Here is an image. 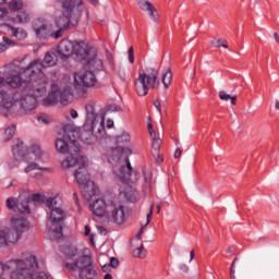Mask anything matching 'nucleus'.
Segmentation results:
<instances>
[{"instance_id":"nucleus-5","label":"nucleus","mask_w":279,"mask_h":279,"mask_svg":"<svg viewBox=\"0 0 279 279\" xmlns=\"http://www.w3.org/2000/svg\"><path fill=\"white\" fill-rule=\"evenodd\" d=\"M48 219L51 223L48 229V239L50 241H60L62 239V221L66 217V213L62 209V198L60 196L49 197L46 201Z\"/></svg>"},{"instance_id":"nucleus-26","label":"nucleus","mask_w":279,"mask_h":279,"mask_svg":"<svg viewBox=\"0 0 279 279\" xmlns=\"http://www.w3.org/2000/svg\"><path fill=\"white\" fill-rule=\"evenodd\" d=\"M85 60L87 62V69H90V71L104 70V61L101 59H97V52L93 51L92 57L89 54Z\"/></svg>"},{"instance_id":"nucleus-52","label":"nucleus","mask_w":279,"mask_h":279,"mask_svg":"<svg viewBox=\"0 0 279 279\" xmlns=\"http://www.w3.org/2000/svg\"><path fill=\"white\" fill-rule=\"evenodd\" d=\"M211 45H213V47H221V45H223V40H221V39H213L211 40Z\"/></svg>"},{"instance_id":"nucleus-27","label":"nucleus","mask_w":279,"mask_h":279,"mask_svg":"<svg viewBox=\"0 0 279 279\" xmlns=\"http://www.w3.org/2000/svg\"><path fill=\"white\" fill-rule=\"evenodd\" d=\"M151 191H154V178L151 175V171H144V183H143V192L145 195H150Z\"/></svg>"},{"instance_id":"nucleus-16","label":"nucleus","mask_w":279,"mask_h":279,"mask_svg":"<svg viewBox=\"0 0 279 279\" xmlns=\"http://www.w3.org/2000/svg\"><path fill=\"white\" fill-rule=\"evenodd\" d=\"M107 217L118 226L125 223V207L119 203L110 202L107 207Z\"/></svg>"},{"instance_id":"nucleus-63","label":"nucleus","mask_w":279,"mask_h":279,"mask_svg":"<svg viewBox=\"0 0 279 279\" xmlns=\"http://www.w3.org/2000/svg\"><path fill=\"white\" fill-rule=\"evenodd\" d=\"M148 132H149L150 138H153V141H156V131L150 130V131H148Z\"/></svg>"},{"instance_id":"nucleus-36","label":"nucleus","mask_w":279,"mask_h":279,"mask_svg":"<svg viewBox=\"0 0 279 279\" xmlns=\"http://www.w3.org/2000/svg\"><path fill=\"white\" fill-rule=\"evenodd\" d=\"M16 133V124H11L4 130L5 141H10Z\"/></svg>"},{"instance_id":"nucleus-32","label":"nucleus","mask_w":279,"mask_h":279,"mask_svg":"<svg viewBox=\"0 0 279 279\" xmlns=\"http://www.w3.org/2000/svg\"><path fill=\"white\" fill-rule=\"evenodd\" d=\"M171 80H173V73L171 72V69L162 72V84L165 88H169V86H171Z\"/></svg>"},{"instance_id":"nucleus-30","label":"nucleus","mask_w":279,"mask_h":279,"mask_svg":"<svg viewBox=\"0 0 279 279\" xmlns=\"http://www.w3.org/2000/svg\"><path fill=\"white\" fill-rule=\"evenodd\" d=\"M108 156H110V159L113 161L121 160V154H123V148L121 147H116V148H110L107 151Z\"/></svg>"},{"instance_id":"nucleus-24","label":"nucleus","mask_w":279,"mask_h":279,"mask_svg":"<svg viewBox=\"0 0 279 279\" xmlns=\"http://www.w3.org/2000/svg\"><path fill=\"white\" fill-rule=\"evenodd\" d=\"M58 101H60L58 97V85L52 84L51 90L49 92L48 96L43 98L41 105L45 106V108H51V106H56Z\"/></svg>"},{"instance_id":"nucleus-57","label":"nucleus","mask_w":279,"mask_h":279,"mask_svg":"<svg viewBox=\"0 0 279 279\" xmlns=\"http://www.w3.org/2000/svg\"><path fill=\"white\" fill-rule=\"evenodd\" d=\"M8 16V9L0 8V19Z\"/></svg>"},{"instance_id":"nucleus-3","label":"nucleus","mask_w":279,"mask_h":279,"mask_svg":"<svg viewBox=\"0 0 279 279\" xmlns=\"http://www.w3.org/2000/svg\"><path fill=\"white\" fill-rule=\"evenodd\" d=\"M62 16L56 21L58 29H71V27H77L82 16H85L87 21L90 20V13L88 7L84 4V0H66L61 3Z\"/></svg>"},{"instance_id":"nucleus-46","label":"nucleus","mask_w":279,"mask_h":279,"mask_svg":"<svg viewBox=\"0 0 279 279\" xmlns=\"http://www.w3.org/2000/svg\"><path fill=\"white\" fill-rule=\"evenodd\" d=\"M148 16L151 19V21L156 22L159 19L158 10H156L154 7L148 11Z\"/></svg>"},{"instance_id":"nucleus-55","label":"nucleus","mask_w":279,"mask_h":279,"mask_svg":"<svg viewBox=\"0 0 279 279\" xmlns=\"http://www.w3.org/2000/svg\"><path fill=\"white\" fill-rule=\"evenodd\" d=\"M236 263V258L233 260L231 265V271H230V278L231 279H236V276H234V264Z\"/></svg>"},{"instance_id":"nucleus-49","label":"nucleus","mask_w":279,"mask_h":279,"mask_svg":"<svg viewBox=\"0 0 279 279\" xmlns=\"http://www.w3.org/2000/svg\"><path fill=\"white\" fill-rule=\"evenodd\" d=\"M109 267H111L112 269H117L119 267V259L111 257L110 258V263H109Z\"/></svg>"},{"instance_id":"nucleus-47","label":"nucleus","mask_w":279,"mask_h":279,"mask_svg":"<svg viewBox=\"0 0 279 279\" xmlns=\"http://www.w3.org/2000/svg\"><path fill=\"white\" fill-rule=\"evenodd\" d=\"M19 162H21V160H16V158L13 157V159L8 160L7 165L9 169H15V167H19Z\"/></svg>"},{"instance_id":"nucleus-54","label":"nucleus","mask_w":279,"mask_h":279,"mask_svg":"<svg viewBox=\"0 0 279 279\" xmlns=\"http://www.w3.org/2000/svg\"><path fill=\"white\" fill-rule=\"evenodd\" d=\"M154 106L158 110L159 114L162 112V107L160 106V100L155 99L154 100Z\"/></svg>"},{"instance_id":"nucleus-64","label":"nucleus","mask_w":279,"mask_h":279,"mask_svg":"<svg viewBox=\"0 0 279 279\" xmlns=\"http://www.w3.org/2000/svg\"><path fill=\"white\" fill-rule=\"evenodd\" d=\"M104 279H112V275L107 274V275H105Z\"/></svg>"},{"instance_id":"nucleus-10","label":"nucleus","mask_w":279,"mask_h":279,"mask_svg":"<svg viewBox=\"0 0 279 279\" xmlns=\"http://www.w3.org/2000/svg\"><path fill=\"white\" fill-rule=\"evenodd\" d=\"M149 88H160L158 72L150 70L148 72L140 71L138 77L135 81V90L140 97H145L149 93Z\"/></svg>"},{"instance_id":"nucleus-23","label":"nucleus","mask_w":279,"mask_h":279,"mask_svg":"<svg viewBox=\"0 0 279 279\" xmlns=\"http://www.w3.org/2000/svg\"><path fill=\"white\" fill-rule=\"evenodd\" d=\"M58 53L61 60H66L73 56V41L69 39H62L58 45Z\"/></svg>"},{"instance_id":"nucleus-11","label":"nucleus","mask_w":279,"mask_h":279,"mask_svg":"<svg viewBox=\"0 0 279 279\" xmlns=\"http://www.w3.org/2000/svg\"><path fill=\"white\" fill-rule=\"evenodd\" d=\"M73 86L77 95H84L86 88H93L97 84V76L93 71H78L73 73Z\"/></svg>"},{"instance_id":"nucleus-35","label":"nucleus","mask_w":279,"mask_h":279,"mask_svg":"<svg viewBox=\"0 0 279 279\" xmlns=\"http://www.w3.org/2000/svg\"><path fill=\"white\" fill-rule=\"evenodd\" d=\"M37 123L41 125H49V123H51V117L47 113H39L37 116Z\"/></svg>"},{"instance_id":"nucleus-56","label":"nucleus","mask_w":279,"mask_h":279,"mask_svg":"<svg viewBox=\"0 0 279 279\" xmlns=\"http://www.w3.org/2000/svg\"><path fill=\"white\" fill-rule=\"evenodd\" d=\"M124 195L129 199V202H131L132 204L136 202V197L134 195H131V197H130V193H124Z\"/></svg>"},{"instance_id":"nucleus-6","label":"nucleus","mask_w":279,"mask_h":279,"mask_svg":"<svg viewBox=\"0 0 279 279\" xmlns=\"http://www.w3.org/2000/svg\"><path fill=\"white\" fill-rule=\"evenodd\" d=\"M56 64H58V54L53 51H48L44 59H35L31 61L28 66L23 69V73L31 77V81L47 86V76L45 75V72H43V69H51V66H56Z\"/></svg>"},{"instance_id":"nucleus-1","label":"nucleus","mask_w":279,"mask_h":279,"mask_svg":"<svg viewBox=\"0 0 279 279\" xmlns=\"http://www.w3.org/2000/svg\"><path fill=\"white\" fill-rule=\"evenodd\" d=\"M27 88H31L32 93H21L10 89V94L13 96L11 106L5 113H0L1 117L7 119H19L20 117H32L36 114L38 108V97L47 95V85L38 82H33L31 77L26 81Z\"/></svg>"},{"instance_id":"nucleus-60","label":"nucleus","mask_w":279,"mask_h":279,"mask_svg":"<svg viewBox=\"0 0 279 279\" xmlns=\"http://www.w3.org/2000/svg\"><path fill=\"white\" fill-rule=\"evenodd\" d=\"M180 156H182V149L177 148L174 151V158H180Z\"/></svg>"},{"instance_id":"nucleus-59","label":"nucleus","mask_w":279,"mask_h":279,"mask_svg":"<svg viewBox=\"0 0 279 279\" xmlns=\"http://www.w3.org/2000/svg\"><path fill=\"white\" fill-rule=\"evenodd\" d=\"M227 254H228L229 256L234 255V246H229L228 250H227Z\"/></svg>"},{"instance_id":"nucleus-13","label":"nucleus","mask_w":279,"mask_h":279,"mask_svg":"<svg viewBox=\"0 0 279 279\" xmlns=\"http://www.w3.org/2000/svg\"><path fill=\"white\" fill-rule=\"evenodd\" d=\"M125 165L117 163L113 167V173L122 184H134L141 178V174L132 168V163L130 162V158H125Z\"/></svg>"},{"instance_id":"nucleus-45","label":"nucleus","mask_w":279,"mask_h":279,"mask_svg":"<svg viewBox=\"0 0 279 279\" xmlns=\"http://www.w3.org/2000/svg\"><path fill=\"white\" fill-rule=\"evenodd\" d=\"M84 234L85 236H89L90 243L95 245V234H90V227L88 225L85 226Z\"/></svg>"},{"instance_id":"nucleus-21","label":"nucleus","mask_w":279,"mask_h":279,"mask_svg":"<svg viewBox=\"0 0 279 279\" xmlns=\"http://www.w3.org/2000/svg\"><path fill=\"white\" fill-rule=\"evenodd\" d=\"M57 94L62 106H69L73 101V88L71 85H64L63 87L57 85Z\"/></svg>"},{"instance_id":"nucleus-19","label":"nucleus","mask_w":279,"mask_h":279,"mask_svg":"<svg viewBox=\"0 0 279 279\" xmlns=\"http://www.w3.org/2000/svg\"><path fill=\"white\" fill-rule=\"evenodd\" d=\"M108 206H110V202L106 203L104 198H99L89 204V210H92L95 217L101 218L105 215L108 216Z\"/></svg>"},{"instance_id":"nucleus-28","label":"nucleus","mask_w":279,"mask_h":279,"mask_svg":"<svg viewBox=\"0 0 279 279\" xmlns=\"http://www.w3.org/2000/svg\"><path fill=\"white\" fill-rule=\"evenodd\" d=\"M32 160H35V162H45L43 159V149H40V146L33 144L29 149Z\"/></svg>"},{"instance_id":"nucleus-8","label":"nucleus","mask_w":279,"mask_h":279,"mask_svg":"<svg viewBox=\"0 0 279 279\" xmlns=\"http://www.w3.org/2000/svg\"><path fill=\"white\" fill-rule=\"evenodd\" d=\"M35 267V264H25L23 257L10 259L4 264L0 262V278H5L9 275L10 279H27L32 276Z\"/></svg>"},{"instance_id":"nucleus-38","label":"nucleus","mask_w":279,"mask_h":279,"mask_svg":"<svg viewBox=\"0 0 279 279\" xmlns=\"http://www.w3.org/2000/svg\"><path fill=\"white\" fill-rule=\"evenodd\" d=\"M151 215H154V205L150 206V210L146 216V223L144 226H142V228L140 229L137 236L141 238V234H143V230H145V228H147L148 223L151 222Z\"/></svg>"},{"instance_id":"nucleus-15","label":"nucleus","mask_w":279,"mask_h":279,"mask_svg":"<svg viewBox=\"0 0 279 279\" xmlns=\"http://www.w3.org/2000/svg\"><path fill=\"white\" fill-rule=\"evenodd\" d=\"M71 134L73 133H65L63 138H58L56 141V149L60 154H80V146H77V141L75 138H71Z\"/></svg>"},{"instance_id":"nucleus-33","label":"nucleus","mask_w":279,"mask_h":279,"mask_svg":"<svg viewBox=\"0 0 279 279\" xmlns=\"http://www.w3.org/2000/svg\"><path fill=\"white\" fill-rule=\"evenodd\" d=\"M8 5L11 12H19V10H23V0H11Z\"/></svg>"},{"instance_id":"nucleus-20","label":"nucleus","mask_w":279,"mask_h":279,"mask_svg":"<svg viewBox=\"0 0 279 279\" xmlns=\"http://www.w3.org/2000/svg\"><path fill=\"white\" fill-rule=\"evenodd\" d=\"M53 24L41 23L34 26V32L39 40H49L51 38V32H53Z\"/></svg>"},{"instance_id":"nucleus-9","label":"nucleus","mask_w":279,"mask_h":279,"mask_svg":"<svg viewBox=\"0 0 279 279\" xmlns=\"http://www.w3.org/2000/svg\"><path fill=\"white\" fill-rule=\"evenodd\" d=\"M11 228L0 229V247L8 246L9 243H16L23 232L29 230V221L23 217H13Z\"/></svg>"},{"instance_id":"nucleus-31","label":"nucleus","mask_w":279,"mask_h":279,"mask_svg":"<svg viewBox=\"0 0 279 279\" xmlns=\"http://www.w3.org/2000/svg\"><path fill=\"white\" fill-rule=\"evenodd\" d=\"M13 22L19 23L20 25H26V23H29V14L22 11L17 13L13 19Z\"/></svg>"},{"instance_id":"nucleus-41","label":"nucleus","mask_w":279,"mask_h":279,"mask_svg":"<svg viewBox=\"0 0 279 279\" xmlns=\"http://www.w3.org/2000/svg\"><path fill=\"white\" fill-rule=\"evenodd\" d=\"M133 254L135 258H145V256H147V253L145 252V246H143V244L140 247L135 248Z\"/></svg>"},{"instance_id":"nucleus-7","label":"nucleus","mask_w":279,"mask_h":279,"mask_svg":"<svg viewBox=\"0 0 279 279\" xmlns=\"http://www.w3.org/2000/svg\"><path fill=\"white\" fill-rule=\"evenodd\" d=\"M85 110L84 131L93 133L96 138H106V114L98 112L96 105L93 102L87 104Z\"/></svg>"},{"instance_id":"nucleus-39","label":"nucleus","mask_w":279,"mask_h":279,"mask_svg":"<svg viewBox=\"0 0 279 279\" xmlns=\"http://www.w3.org/2000/svg\"><path fill=\"white\" fill-rule=\"evenodd\" d=\"M137 5L140 7L141 10H143V12H148L154 8V4H151V2L147 0H140L137 2Z\"/></svg>"},{"instance_id":"nucleus-53","label":"nucleus","mask_w":279,"mask_h":279,"mask_svg":"<svg viewBox=\"0 0 279 279\" xmlns=\"http://www.w3.org/2000/svg\"><path fill=\"white\" fill-rule=\"evenodd\" d=\"M179 269L182 274H189V266L186 264L179 265Z\"/></svg>"},{"instance_id":"nucleus-34","label":"nucleus","mask_w":279,"mask_h":279,"mask_svg":"<svg viewBox=\"0 0 279 279\" xmlns=\"http://www.w3.org/2000/svg\"><path fill=\"white\" fill-rule=\"evenodd\" d=\"M219 97L222 101H231L232 106L236 105V96H231L230 94H227L226 92H220Z\"/></svg>"},{"instance_id":"nucleus-40","label":"nucleus","mask_w":279,"mask_h":279,"mask_svg":"<svg viewBox=\"0 0 279 279\" xmlns=\"http://www.w3.org/2000/svg\"><path fill=\"white\" fill-rule=\"evenodd\" d=\"M31 202H34V204H43L45 202L47 203V198L40 193H35L31 196Z\"/></svg>"},{"instance_id":"nucleus-25","label":"nucleus","mask_w":279,"mask_h":279,"mask_svg":"<svg viewBox=\"0 0 279 279\" xmlns=\"http://www.w3.org/2000/svg\"><path fill=\"white\" fill-rule=\"evenodd\" d=\"M12 154L15 160H23V158H25V154H27V146L23 141L17 140L12 146Z\"/></svg>"},{"instance_id":"nucleus-48","label":"nucleus","mask_w":279,"mask_h":279,"mask_svg":"<svg viewBox=\"0 0 279 279\" xmlns=\"http://www.w3.org/2000/svg\"><path fill=\"white\" fill-rule=\"evenodd\" d=\"M153 154L154 156H156V154H158V149H160V140H153Z\"/></svg>"},{"instance_id":"nucleus-58","label":"nucleus","mask_w":279,"mask_h":279,"mask_svg":"<svg viewBox=\"0 0 279 279\" xmlns=\"http://www.w3.org/2000/svg\"><path fill=\"white\" fill-rule=\"evenodd\" d=\"M70 117H72L73 119H77L78 117V113L75 109H71L70 110Z\"/></svg>"},{"instance_id":"nucleus-43","label":"nucleus","mask_w":279,"mask_h":279,"mask_svg":"<svg viewBox=\"0 0 279 279\" xmlns=\"http://www.w3.org/2000/svg\"><path fill=\"white\" fill-rule=\"evenodd\" d=\"M131 138L132 137L128 132H122L120 135L117 136L118 143H130Z\"/></svg>"},{"instance_id":"nucleus-22","label":"nucleus","mask_w":279,"mask_h":279,"mask_svg":"<svg viewBox=\"0 0 279 279\" xmlns=\"http://www.w3.org/2000/svg\"><path fill=\"white\" fill-rule=\"evenodd\" d=\"M73 43V52L78 60H86L90 56V50L88 45L84 41H72Z\"/></svg>"},{"instance_id":"nucleus-12","label":"nucleus","mask_w":279,"mask_h":279,"mask_svg":"<svg viewBox=\"0 0 279 279\" xmlns=\"http://www.w3.org/2000/svg\"><path fill=\"white\" fill-rule=\"evenodd\" d=\"M23 73V70L21 68L9 64L5 66V71L2 73V76H0V86H3L7 84L9 88H21L23 84H25V81L21 77V74Z\"/></svg>"},{"instance_id":"nucleus-42","label":"nucleus","mask_w":279,"mask_h":279,"mask_svg":"<svg viewBox=\"0 0 279 279\" xmlns=\"http://www.w3.org/2000/svg\"><path fill=\"white\" fill-rule=\"evenodd\" d=\"M2 40L3 43L0 44V53H3V51H5V49L11 45H14V43L8 37H3Z\"/></svg>"},{"instance_id":"nucleus-51","label":"nucleus","mask_w":279,"mask_h":279,"mask_svg":"<svg viewBox=\"0 0 279 279\" xmlns=\"http://www.w3.org/2000/svg\"><path fill=\"white\" fill-rule=\"evenodd\" d=\"M109 110L110 112H120L121 107L119 105L113 104L109 106Z\"/></svg>"},{"instance_id":"nucleus-61","label":"nucleus","mask_w":279,"mask_h":279,"mask_svg":"<svg viewBox=\"0 0 279 279\" xmlns=\"http://www.w3.org/2000/svg\"><path fill=\"white\" fill-rule=\"evenodd\" d=\"M110 269H111V267L109 266V264H105V265L102 266V271H104L105 274H108V271H110Z\"/></svg>"},{"instance_id":"nucleus-17","label":"nucleus","mask_w":279,"mask_h":279,"mask_svg":"<svg viewBox=\"0 0 279 279\" xmlns=\"http://www.w3.org/2000/svg\"><path fill=\"white\" fill-rule=\"evenodd\" d=\"M22 260H24L25 265H35V268L31 272V276L26 279H52L45 271L37 272L38 271V259L36 258V255H34L32 253H24L22 255Z\"/></svg>"},{"instance_id":"nucleus-62","label":"nucleus","mask_w":279,"mask_h":279,"mask_svg":"<svg viewBox=\"0 0 279 279\" xmlns=\"http://www.w3.org/2000/svg\"><path fill=\"white\" fill-rule=\"evenodd\" d=\"M107 128L110 130L112 128H114V121L112 120H107Z\"/></svg>"},{"instance_id":"nucleus-37","label":"nucleus","mask_w":279,"mask_h":279,"mask_svg":"<svg viewBox=\"0 0 279 279\" xmlns=\"http://www.w3.org/2000/svg\"><path fill=\"white\" fill-rule=\"evenodd\" d=\"M24 171L25 173H31V171H47V168H43L36 162H31Z\"/></svg>"},{"instance_id":"nucleus-50","label":"nucleus","mask_w":279,"mask_h":279,"mask_svg":"<svg viewBox=\"0 0 279 279\" xmlns=\"http://www.w3.org/2000/svg\"><path fill=\"white\" fill-rule=\"evenodd\" d=\"M129 62H131V64H134V48L131 47L129 49Z\"/></svg>"},{"instance_id":"nucleus-14","label":"nucleus","mask_w":279,"mask_h":279,"mask_svg":"<svg viewBox=\"0 0 279 279\" xmlns=\"http://www.w3.org/2000/svg\"><path fill=\"white\" fill-rule=\"evenodd\" d=\"M29 204H32V194L27 191L22 192L17 198L10 197L7 199V208L22 215H29L32 213Z\"/></svg>"},{"instance_id":"nucleus-18","label":"nucleus","mask_w":279,"mask_h":279,"mask_svg":"<svg viewBox=\"0 0 279 279\" xmlns=\"http://www.w3.org/2000/svg\"><path fill=\"white\" fill-rule=\"evenodd\" d=\"M13 95L10 93V88L0 86V114H5L12 106Z\"/></svg>"},{"instance_id":"nucleus-44","label":"nucleus","mask_w":279,"mask_h":279,"mask_svg":"<svg viewBox=\"0 0 279 279\" xmlns=\"http://www.w3.org/2000/svg\"><path fill=\"white\" fill-rule=\"evenodd\" d=\"M63 28H58V31H51L50 38H54V40H58V38H62V34H64Z\"/></svg>"},{"instance_id":"nucleus-29","label":"nucleus","mask_w":279,"mask_h":279,"mask_svg":"<svg viewBox=\"0 0 279 279\" xmlns=\"http://www.w3.org/2000/svg\"><path fill=\"white\" fill-rule=\"evenodd\" d=\"M4 25L9 29H11V34L12 36H14V38H19V40H23V38H27V33L25 32V29L16 28L10 24H4Z\"/></svg>"},{"instance_id":"nucleus-2","label":"nucleus","mask_w":279,"mask_h":279,"mask_svg":"<svg viewBox=\"0 0 279 279\" xmlns=\"http://www.w3.org/2000/svg\"><path fill=\"white\" fill-rule=\"evenodd\" d=\"M60 253L64 256V265L68 271L78 274L80 279H99V272L93 265V257L88 255V248L77 250L75 246H60Z\"/></svg>"},{"instance_id":"nucleus-4","label":"nucleus","mask_w":279,"mask_h":279,"mask_svg":"<svg viewBox=\"0 0 279 279\" xmlns=\"http://www.w3.org/2000/svg\"><path fill=\"white\" fill-rule=\"evenodd\" d=\"M73 167H78V169L74 172V178L77 184H80V186H84V191L87 193L88 197H94V195L97 193V186L95 185V182L90 181V175L88 174V157L80 156L77 158L68 156L61 162V168L64 170L73 169Z\"/></svg>"}]
</instances>
